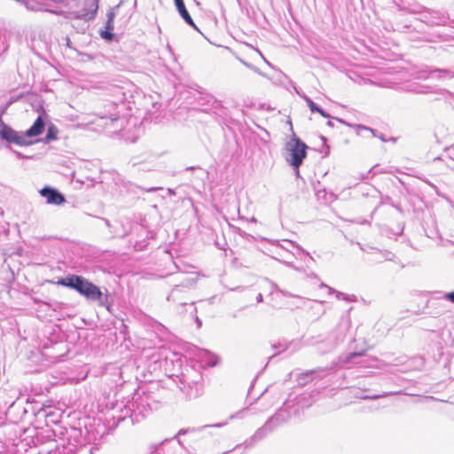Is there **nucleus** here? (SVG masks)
Returning <instances> with one entry per match:
<instances>
[{
    "instance_id": "7",
    "label": "nucleus",
    "mask_w": 454,
    "mask_h": 454,
    "mask_svg": "<svg viewBox=\"0 0 454 454\" xmlns=\"http://www.w3.org/2000/svg\"><path fill=\"white\" fill-rule=\"evenodd\" d=\"M286 149L288 152L286 161L294 168H299L307 157L308 145L294 134L292 139L286 144Z\"/></svg>"
},
{
    "instance_id": "45",
    "label": "nucleus",
    "mask_w": 454,
    "mask_h": 454,
    "mask_svg": "<svg viewBox=\"0 0 454 454\" xmlns=\"http://www.w3.org/2000/svg\"><path fill=\"white\" fill-rule=\"evenodd\" d=\"M326 124H327V126H329L331 128L334 127V123L332 121H330V120L326 122Z\"/></svg>"
},
{
    "instance_id": "12",
    "label": "nucleus",
    "mask_w": 454,
    "mask_h": 454,
    "mask_svg": "<svg viewBox=\"0 0 454 454\" xmlns=\"http://www.w3.org/2000/svg\"><path fill=\"white\" fill-rule=\"evenodd\" d=\"M192 285V279H188L181 285L176 286L168 296V301L178 302L180 305H186L187 301H184L181 294L187 292V289Z\"/></svg>"
},
{
    "instance_id": "50",
    "label": "nucleus",
    "mask_w": 454,
    "mask_h": 454,
    "mask_svg": "<svg viewBox=\"0 0 454 454\" xmlns=\"http://www.w3.org/2000/svg\"><path fill=\"white\" fill-rule=\"evenodd\" d=\"M382 141H386L385 137H383V135L381 134L380 137H379Z\"/></svg>"
},
{
    "instance_id": "25",
    "label": "nucleus",
    "mask_w": 454,
    "mask_h": 454,
    "mask_svg": "<svg viewBox=\"0 0 454 454\" xmlns=\"http://www.w3.org/2000/svg\"><path fill=\"white\" fill-rule=\"evenodd\" d=\"M202 359H204V362L208 366H215L217 364V356L209 351H204Z\"/></svg>"
},
{
    "instance_id": "17",
    "label": "nucleus",
    "mask_w": 454,
    "mask_h": 454,
    "mask_svg": "<svg viewBox=\"0 0 454 454\" xmlns=\"http://www.w3.org/2000/svg\"><path fill=\"white\" fill-rule=\"evenodd\" d=\"M432 14L431 20H429V26H443L450 20V17L447 13L442 12L441 11L432 10L430 12Z\"/></svg>"
},
{
    "instance_id": "24",
    "label": "nucleus",
    "mask_w": 454,
    "mask_h": 454,
    "mask_svg": "<svg viewBox=\"0 0 454 454\" xmlns=\"http://www.w3.org/2000/svg\"><path fill=\"white\" fill-rule=\"evenodd\" d=\"M434 74H438L439 78L443 79H450L454 77V70L452 69H434L431 71V74L434 75Z\"/></svg>"
},
{
    "instance_id": "19",
    "label": "nucleus",
    "mask_w": 454,
    "mask_h": 454,
    "mask_svg": "<svg viewBox=\"0 0 454 454\" xmlns=\"http://www.w3.org/2000/svg\"><path fill=\"white\" fill-rule=\"evenodd\" d=\"M77 450V444L68 442L67 445L57 446L54 450H51L49 454H76Z\"/></svg>"
},
{
    "instance_id": "6",
    "label": "nucleus",
    "mask_w": 454,
    "mask_h": 454,
    "mask_svg": "<svg viewBox=\"0 0 454 454\" xmlns=\"http://www.w3.org/2000/svg\"><path fill=\"white\" fill-rule=\"evenodd\" d=\"M348 326L347 324H340L333 331L330 332L324 340L317 342V350L325 354L335 349L347 337Z\"/></svg>"
},
{
    "instance_id": "15",
    "label": "nucleus",
    "mask_w": 454,
    "mask_h": 454,
    "mask_svg": "<svg viewBox=\"0 0 454 454\" xmlns=\"http://www.w3.org/2000/svg\"><path fill=\"white\" fill-rule=\"evenodd\" d=\"M226 424H227L226 422H223V423H216V424H213V425H205V426L199 427L182 428L174 436V439H177L178 444L182 446L183 443H182L181 440L178 439V436L184 435V434H190V433H198L207 427H222L225 426Z\"/></svg>"
},
{
    "instance_id": "2",
    "label": "nucleus",
    "mask_w": 454,
    "mask_h": 454,
    "mask_svg": "<svg viewBox=\"0 0 454 454\" xmlns=\"http://www.w3.org/2000/svg\"><path fill=\"white\" fill-rule=\"evenodd\" d=\"M44 129L45 121L41 114L25 132L16 131L0 119V138L8 145L13 144L20 146L31 145L34 142L30 140V138L41 135Z\"/></svg>"
},
{
    "instance_id": "37",
    "label": "nucleus",
    "mask_w": 454,
    "mask_h": 454,
    "mask_svg": "<svg viewBox=\"0 0 454 454\" xmlns=\"http://www.w3.org/2000/svg\"><path fill=\"white\" fill-rule=\"evenodd\" d=\"M114 22L113 21H107L106 22V29L105 30H114Z\"/></svg>"
},
{
    "instance_id": "38",
    "label": "nucleus",
    "mask_w": 454,
    "mask_h": 454,
    "mask_svg": "<svg viewBox=\"0 0 454 454\" xmlns=\"http://www.w3.org/2000/svg\"><path fill=\"white\" fill-rule=\"evenodd\" d=\"M18 404H19L18 401L12 402V404L9 406L8 412H11L12 410L15 409Z\"/></svg>"
},
{
    "instance_id": "8",
    "label": "nucleus",
    "mask_w": 454,
    "mask_h": 454,
    "mask_svg": "<svg viewBox=\"0 0 454 454\" xmlns=\"http://www.w3.org/2000/svg\"><path fill=\"white\" fill-rule=\"evenodd\" d=\"M179 388L184 392L189 399H196L203 394V380L202 375L194 372L193 377L182 374L179 379Z\"/></svg>"
},
{
    "instance_id": "35",
    "label": "nucleus",
    "mask_w": 454,
    "mask_h": 454,
    "mask_svg": "<svg viewBox=\"0 0 454 454\" xmlns=\"http://www.w3.org/2000/svg\"><path fill=\"white\" fill-rule=\"evenodd\" d=\"M448 156L454 160V145L451 147L446 149Z\"/></svg>"
},
{
    "instance_id": "34",
    "label": "nucleus",
    "mask_w": 454,
    "mask_h": 454,
    "mask_svg": "<svg viewBox=\"0 0 454 454\" xmlns=\"http://www.w3.org/2000/svg\"><path fill=\"white\" fill-rule=\"evenodd\" d=\"M315 113H318L321 116L325 117V118H331V115L326 113L323 108H321L319 106H317V111H316Z\"/></svg>"
},
{
    "instance_id": "48",
    "label": "nucleus",
    "mask_w": 454,
    "mask_h": 454,
    "mask_svg": "<svg viewBox=\"0 0 454 454\" xmlns=\"http://www.w3.org/2000/svg\"><path fill=\"white\" fill-rule=\"evenodd\" d=\"M168 192L169 194H173V195L175 194L174 190H172L170 188L168 189Z\"/></svg>"
},
{
    "instance_id": "51",
    "label": "nucleus",
    "mask_w": 454,
    "mask_h": 454,
    "mask_svg": "<svg viewBox=\"0 0 454 454\" xmlns=\"http://www.w3.org/2000/svg\"><path fill=\"white\" fill-rule=\"evenodd\" d=\"M175 1V4H178V3H181L183 2L184 0H174Z\"/></svg>"
},
{
    "instance_id": "4",
    "label": "nucleus",
    "mask_w": 454,
    "mask_h": 454,
    "mask_svg": "<svg viewBox=\"0 0 454 454\" xmlns=\"http://www.w3.org/2000/svg\"><path fill=\"white\" fill-rule=\"evenodd\" d=\"M339 360L343 366L356 364L361 368L382 369L387 365L384 362L380 361L375 356H366L364 350L361 352H351L347 355L340 356Z\"/></svg>"
},
{
    "instance_id": "49",
    "label": "nucleus",
    "mask_w": 454,
    "mask_h": 454,
    "mask_svg": "<svg viewBox=\"0 0 454 454\" xmlns=\"http://www.w3.org/2000/svg\"><path fill=\"white\" fill-rule=\"evenodd\" d=\"M196 322L198 323L199 326H200L201 321L198 317L196 318Z\"/></svg>"
},
{
    "instance_id": "42",
    "label": "nucleus",
    "mask_w": 454,
    "mask_h": 454,
    "mask_svg": "<svg viewBox=\"0 0 454 454\" xmlns=\"http://www.w3.org/2000/svg\"><path fill=\"white\" fill-rule=\"evenodd\" d=\"M12 152L16 154V156H17L19 159H24V158H25V156H24L21 153H20V152H18V151H15V150H12Z\"/></svg>"
},
{
    "instance_id": "30",
    "label": "nucleus",
    "mask_w": 454,
    "mask_h": 454,
    "mask_svg": "<svg viewBox=\"0 0 454 454\" xmlns=\"http://www.w3.org/2000/svg\"><path fill=\"white\" fill-rule=\"evenodd\" d=\"M100 36L106 41H111L114 38V34L112 30H103L100 32Z\"/></svg>"
},
{
    "instance_id": "40",
    "label": "nucleus",
    "mask_w": 454,
    "mask_h": 454,
    "mask_svg": "<svg viewBox=\"0 0 454 454\" xmlns=\"http://www.w3.org/2000/svg\"><path fill=\"white\" fill-rule=\"evenodd\" d=\"M114 19V13L113 12H110L107 13V21H113Z\"/></svg>"
},
{
    "instance_id": "31",
    "label": "nucleus",
    "mask_w": 454,
    "mask_h": 454,
    "mask_svg": "<svg viewBox=\"0 0 454 454\" xmlns=\"http://www.w3.org/2000/svg\"><path fill=\"white\" fill-rule=\"evenodd\" d=\"M143 395L148 396L149 403H152L153 406L154 407V410H156L158 408V402L155 400V398L153 395V394L152 393L143 392Z\"/></svg>"
},
{
    "instance_id": "43",
    "label": "nucleus",
    "mask_w": 454,
    "mask_h": 454,
    "mask_svg": "<svg viewBox=\"0 0 454 454\" xmlns=\"http://www.w3.org/2000/svg\"><path fill=\"white\" fill-rule=\"evenodd\" d=\"M256 301H257V302H262V294H258V295L256 296Z\"/></svg>"
},
{
    "instance_id": "18",
    "label": "nucleus",
    "mask_w": 454,
    "mask_h": 454,
    "mask_svg": "<svg viewBox=\"0 0 454 454\" xmlns=\"http://www.w3.org/2000/svg\"><path fill=\"white\" fill-rule=\"evenodd\" d=\"M176 9H177V12L178 13L180 14V16L183 18V20L191 27H192L193 28L197 29L198 30V27H196V25L194 24L193 22V20L192 19L189 12L187 11L186 7H185V4H184V2H181V3H178L176 4H175Z\"/></svg>"
},
{
    "instance_id": "29",
    "label": "nucleus",
    "mask_w": 454,
    "mask_h": 454,
    "mask_svg": "<svg viewBox=\"0 0 454 454\" xmlns=\"http://www.w3.org/2000/svg\"><path fill=\"white\" fill-rule=\"evenodd\" d=\"M392 395L391 392H385L381 395H364L362 396L361 398L362 399H364V400H369V399H378V398H381V397H386V396H388Z\"/></svg>"
},
{
    "instance_id": "10",
    "label": "nucleus",
    "mask_w": 454,
    "mask_h": 454,
    "mask_svg": "<svg viewBox=\"0 0 454 454\" xmlns=\"http://www.w3.org/2000/svg\"><path fill=\"white\" fill-rule=\"evenodd\" d=\"M288 409L289 405L287 403H285L281 408L267 419L269 425H271L274 430L290 419L292 413Z\"/></svg>"
},
{
    "instance_id": "22",
    "label": "nucleus",
    "mask_w": 454,
    "mask_h": 454,
    "mask_svg": "<svg viewBox=\"0 0 454 454\" xmlns=\"http://www.w3.org/2000/svg\"><path fill=\"white\" fill-rule=\"evenodd\" d=\"M321 372H323V369L318 368V369H316V370H310V371H307L305 372H302L298 377V383L300 385H305V384H307L312 379L311 378L312 375L317 374V373H319Z\"/></svg>"
},
{
    "instance_id": "20",
    "label": "nucleus",
    "mask_w": 454,
    "mask_h": 454,
    "mask_svg": "<svg viewBox=\"0 0 454 454\" xmlns=\"http://www.w3.org/2000/svg\"><path fill=\"white\" fill-rule=\"evenodd\" d=\"M321 286H322V287L327 288L329 294H333L334 293L336 294L337 299H339V300H344V301H347L348 302H353V301H356V300L355 295H349V294L341 293L340 291H336L333 287H330V286H328L325 284H322Z\"/></svg>"
},
{
    "instance_id": "23",
    "label": "nucleus",
    "mask_w": 454,
    "mask_h": 454,
    "mask_svg": "<svg viewBox=\"0 0 454 454\" xmlns=\"http://www.w3.org/2000/svg\"><path fill=\"white\" fill-rule=\"evenodd\" d=\"M335 120L342 124H345V125H348V126H350V127H354L356 128V129L357 130V133L359 134L360 133V130H365V131H369L371 132L374 137H376V131L367 126H364V125H362V124H356V125H351L348 122H346L344 120L340 119V118H335Z\"/></svg>"
},
{
    "instance_id": "47",
    "label": "nucleus",
    "mask_w": 454,
    "mask_h": 454,
    "mask_svg": "<svg viewBox=\"0 0 454 454\" xmlns=\"http://www.w3.org/2000/svg\"><path fill=\"white\" fill-rule=\"evenodd\" d=\"M369 409H370V411H376L379 409V407L378 406H371Z\"/></svg>"
},
{
    "instance_id": "9",
    "label": "nucleus",
    "mask_w": 454,
    "mask_h": 454,
    "mask_svg": "<svg viewBox=\"0 0 454 454\" xmlns=\"http://www.w3.org/2000/svg\"><path fill=\"white\" fill-rule=\"evenodd\" d=\"M42 197L51 205L59 206L66 202L65 196L56 188L46 185L39 191Z\"/></svg>"
},
{
    "instance_id": "32",
    "label": "nucleus",
    "mask_w": 454,
    "mask_h": 454,
    "mask_svg": "<svg viewBox=\"0 0 454 454\" xmlns=\"http://www.w3.org/2000/svg\"><path fill=\"white\" fill-rule=\"evenodd\" d=\"M277 292L280 293L283 296H287V297H296V298H301V296L299 295H294L291 293H289L288 291L286 290H284V289H280L278 287H277Z\"/></svg>"
},
{
    "instance_id": "39",
    "label": "nucleus",
    "mask_w": 454,
    "mask_h": 454,
    "mask_svg": "<svg viewBox=\"0 0 454 454\" xmlns=\"http://www.w3.org/2000/svg\"><path fill=\"white\" fill-rule=\"evenodd\" d=\"M100 219L105 223V224L109 228L111 229L113 226L110 223V221L106 218H103V217H100Z\"/></svg>"
},
{
    "instance_id": "26",
    "label": "nucleus",
    "mask_w": 454,
    "mask_h": 454,
    "mask_svg": "<svg viewBox=\"0 0 454 454\" xmlns=\"http://www.w3.org/2000/svg\"><path fill=\"white\" fill-rule=\"evenodd\" d=\"M121 230H113L111 232L114 237L125 238L129 233V229L127 228L123 223H121Z\"/></svg>"
},
{
    "instance_id": "13",
    "label": "nucleus",
    "mask_w": 454,
    "mask_h": 454,
    "mask_svg": "<svg viewBox=\"0 0 454 454\" xmlns=\"http://www.w3.org/2000/svg\"><path fill=\"white\" fill-rule=\"evenodd\" d=\"M271 348L273 349H278V352L272 355L270 357V360L273 359L278 354H280L284 351L290 350L291 353H294L298 351L301 348V342L296 340H292L290 341H287L286 340H279L277 343H273L271 345Z\"/></svg>"
},
{
    "instance_id": "44",
    "label": "nucleus",
    "mask_w": 454,
    "mask_h": 454,
    "mask_svg": "<svg viewBox=\"0 0 454 454\" xmlns=\"http://www.w3.org/2000/svg\"><path fill=\"white\" fill-rule=\"evenodd\" d=\"M160 188H157V187H152V188H149L146 190V192H155L157 190H159Z\"/></svg>"
},
{
    "instance_id": "3",
    "label": "nucleus",
    "mask_w": 454,
    "mask_h": 454,
    "mask_svg": "<svg viewBox=\"0 0 454 454\" xmlns=\"http://www.w3.org/2000/svg\"><path fill=\"white\" fill-rule=\"evenodd\" d=\"M112 91L114 97V100L109 105L113 111L109 110L101 116L102 120L106 121L104 123L106 128L109 129V132L117 133L123 128V120L120 117V112L118 110L119 104H124L126 100V94L121 87L114 86Z\"/></svg>"
},
{
    "instance_id": "53",
    "label": "nucleus",
    "mask_w": 454,
    "mask_h": 454,
    "mask_svg": "<svg viewBox=\"0 0 454 454\" xmlns=\"http://www.w3.org/2000/svg\"><path fill=\"white\" fill-rule=\"evenodd\" d=\"M194 168H195L194 167H189V168H187L186 169H187V170H192V169H194Z\"/></svg>"
},
{
    "instance_id": "36",
    "label": "nucleus",
    "mask_w": 454,
    "mask_h": 454,
    "mask_svg": "<svg viewBox=\"0 0 454 454\" xmlns=\"http://www.w3.org/2000/svg\"><path fill=\"white\" fill-rule=\"evenodd\" d=\"M321 139L323 140L324 145L325 147V150L324 151V153H325V156H327L329 154V153H330V147H329V145H327L325 144L326 143V138L325 137L322 136Z\"/></svg>"
},
{
    "instance_id": "27",
    "label": "nucleus",
    "mask_w": 454,
    "mask_h": 454,
    "mask_svg": "<svg viewBox=\"0 0 454 454\" xmlns=\"http://www.w3.org/2000/svg\"><path fill=\"white\" fill-rule=\"evenodd\" d=\"M300 96L304 99V101L306 102L307 106H309V110L312 113H315L316 111H317L318 106L309 97H308L305 94L300 95Z\"/></svg>"
},
{
    "instance_id": "16",
    "label": "nucleus",
    "mask_w": 454,
    "mask_h": 454,
    "mask_svg": "<svg viewBox=\"0 0 454 454\" xmlns=\"http://www.w3.org/2000/svg\"><path fill=\"white\" fill-rule=\"evenodd\" d=\"M37 419H44L46 425L50 423L56 424L59 422V414L55 411H48L45 408L38 410L35 413Z\"/></svg>"
},
{
    "instance_id": "14",
    "label": "nucleus",
    "mask_w": 454,
    "mask_h": 454,
    "mask_svg": "<svg viewBox=\"0 0 454 454\" xmlns=\"http://www.w3.org/2000/svg\"><path fill=\"white\" fill-rule=\"evenodd\" d=\"M86 6H89L90 9L83 8L74 13L75 19L83 20L86 21L95 19L98 9V0H91L90 2L88 1L86 3Z\"/></svg>"
},
{
    "instance_id": "46",
    "label": "nucleus",
    "mask_w": 454,
    "mask_h": 454,
    "mask_svg": "<svg viewBox=\"0 0 454 454\" xmlns=\"http://www.w3.org/2000/svg\"><path fill=\"white\" fill-rule=\"evenodd\" d=\"M294 171H295V176L296 177H300V171H299V168H294Z\"/></svg>"
},
{
    "instance_id": "41",
    "label": "nucleus",
    "mask_w": 454,
    "mask_h": 454,
    "mask_svg": "<svg viewBox=\"0 0 454 454\" xmlns=\"http://www.w3.org/2000/svg\"><path fill=\"white\" fill-rule=\"evenodd\" d=\"M372 169H370L366 174H361L360 175V180H364L368 177V175L372 172Z\"/></svg>"
},
{
    "instance_id": "21",
    "label": "nucleus",
    "mask_w": 454,
    "mask_h": 454,
    "mask_svg": "<svg viewBox=\"0 0 454 454\" xmlns=\"http://www.w3.org/2000/svg\"><path fill=\"white\" fill-rule=\"evenodd\" d=\"M58 128L54 124L51 123L47 128L46 135L43 138V142L48 144L51 141L56 140L58 138Z\"/></svg>"
},
{
    "instance_id": "33",
    "label": "nucleus",
    "mask_w": 454,
    "mask_h": 454,
    "mask_svg": "<svg viewBox=\"0 0 454 454\" xmlns=\"http://www.w3.org/2000/svg\"><path fill=\"white\" fill-rule=\"evenodd\" d=\"M442 298L454 304V291L443 293Z\"/></svg>"
},
{
    "instance_id": "11",
    "label": "nucleus",
    "mask_w": 454,
    "mask_h": 454,
    "mask_svg": "<svg viewBox=\"0 0 454 454\" xmlns=\"http://www.w3.org/2000/svg\"><path fill=\"white\" fill-rule=\"evenodd\" d=\"M274 429L269 422L266 421L262 427L258 428L255 433L248 439L244 442L245 448H251L258 442L264 439L270 433L273 432Z\"/></svg>"
},
{
    "instance_id": "52",
    "label": "nucleus",
    "mask_w": 454,
    "mask_h": 454,
    "mask_svg": "<svg viewBox=\"0 0 454 454\" xmlns=\"http://www.w3.org/2000/svg\"><path fill=\"white\" fill-rule=\"evenodd\" d=\"M75 441L78 442V444H79L80 446H82V442H81V440H80V439L75 440Z\"/></svg>"
},
{
    "instance_id": "5",
    "label": "nucleus",
    "mask_w": 454,
    "mask_h": 454,
    "mask_svg": "<svg viewBox=\"0 0 454 454\" xmlns=\"http://www.w3.org/2000/svg\"><path fill=\"white\" fill-rule=\"evenodd\" d=\"M126 413L129 414L131 420L139 421L138 417L145 418L149 413L154 410L152 403H149L147 395H144L143 393H136L132 398V401L125 406Z\"/></svg>"
},
{
    "instance_id": "1",
    "label": "nucleus",
    "mask_w": 454,
    "mask_h": 454,
    "mask_svg": "<svg viewBox=\"0 0 454 454\" xmlns=\"http://www.w3.org/2000/svg\"><path fill=\"white\" fill-rule=\"evenodd\" d=\"M57 285L74 289L88 301H97L98 306L105 307L110 311L113 304L111 296L107 293L104 294L98 286L82 276L69 274L59 278Z\"/></svg>"
},
{
    "instance_id": "28",
    "label": "nucleus",
    "mask_w": 454,
    "mask_h": 454,
    "mask_svg": "<svg viewBox=\"0 0 454 454\" xmlns=\"http://www.w3.org/2000/svg\"><path fill=\"white\" fill-rule=\"evenodd\" d=\"M430 12H432V10L425 8H423L422 11H418V12L421 15V21L425 22L427 25H429V20H431L432 17Z\"/></svg>"
}]
</instances>
